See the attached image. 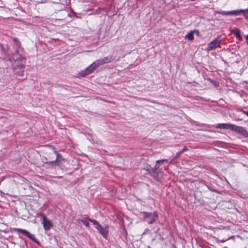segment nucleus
<instances>
[{
    "label": "nucleus",
    "instance_id": "f257e3e1",
    "mask_svg": "<svg viewBox=\"0 0 248 248\" xmlns=\"http://www.w3.org/2000/svg\"><path fill=\"white\" fill-rule=\"evenodd\" d=\"M13 42L12 47L2 46L1 48L3 53L8 57L15 73L23 77L26 61L24 48L21 46V43L17 38L13 37Z\"/></svg>",
    "mask_w": 248,
    "mask_h": 248
},
{
    "label": "nucleus",
    "instance_id": "f03ea898",
    "mask_svg": "<svg viewBox=\"0 0 248 248\" xmlns=\"http://www.w3.org/2000/svg\"><path fill=\"white\" fill-rule=\"evenodd\" d=\"M167 162L168 160L166 159L158 160L156 161V164L155 166L153 168H151L150 170L148 169L149 173L155 178H159L162 175L161 170L159 169L160 165L164 162Z\"/></svg>",
    "mask_w": 248,
    "mask_h": 248
},
{
    "label": "nucleus",
    "instance_id": "7ed1b4c3",
    "mask_svg": "<svg viewBox=\"0 0 248 248\" xmlns=\"http://www.w3.org/2000/svg\"><path fill=\"white\" fill-rule=\"evenodd\" d=\"M49 147L51 148L53 153L56 155V158L53 161H46L45 163L51 166H60L62 162L65 161V159L63 158L62 155L57 152L56 149L54 147L52 146H49Z\"/></svg>",
    "mask_w": 248,
    "mask_h": 248
},
{
    "label": "nucleus",
    "instance_id": "20e7f679",
    "mask_svg": "<svg viewBox=\"0 0 248 248\" xmlns=\"http://www.w3.org/2000/svg\"><path fill=\"white\" fill-rule=\"evenodd\" d=\"M90 222L93 223L95 229L97 230L99 233L105 239H108L109 232L108 227V226L103 227L96 220H90Z\"/></svg>",
    "mask_w": 248,
    "mask_h": 248
},
{
    "label": "nucleus",
    "instance_id": "39448f33",
    "mask_svg": "<svg viewBox=\"0 0 248 248\" xmlns=\"http://www.w3.org/2000/svg\"><path fill=\"white\" fill-rule=\"evenodd\" d=\"M140 215L142 216L143 220L149 224H153L158 218V215L156 212L153 213L142 212L140 213Z\"/></svg>",
    "mask_w": 248,
    "mask_h": 248
},
{
    "label": "nucleus",
    "instance_id": "423d86ee",
    "mask_svg": "<svg viewBox=\"0 0 248 248\" xmlns=\"http://www.w3.org/2000/svg\"><path fill=\"white\" fill-rule=\"evenodd\" d=\"M14 230L15 231L17 232L18 233H21L23 234L24 235L27 236L29 238H30L31 240L33 242L36 243L38 246H41L40 242L38 241L36 238L34 237V235L33 234H32L31 233L27 231L26 230H24L23 229H20V228H14Z\"/></svg>",
    "mask_w": 248,
    "mask_h": 248
},
{
    "label": "nucleus",
    "instance_id": "0eeeda50",
    "mask_svg": "<svg viewBox=\"0 0 248 248\" xmlns=\"http://www.w3.org/2000/svg\"><path fill=\"white\" fill-rule=\"evenodd\" d=\"M221 43V40L220 38H215L208 44L207 48V50H212L217 47H220Z\"/></svg>",
    "mask_w": 248,
    "mask_h": 248
},
{
    "label": "nucleus",
    "instance_id": "6e6552de",
    "mask_svg": "<svg viewBox=\"0 0 248 248\" xmlns=\"http://www.w3.org/2000/svg\"><path fill=\"white\" fill-rule=\"evenodd\" d=\"M232 131H234L242 135L245 138L248 137V132L245 128L243 127L237 126L233 124Z\"/></svg>",
    "mask_w": 248,
    "mask_h": 248
},
{
    "label": "nucleus",
    "instance_id": "1a4fd4ad",
    "mask_svg": "<svg viewBox=\"0 0 248 248\" xmlns=\"http://www.w3.org/2000/svg\"><path fill=\"white\" fill-rule=\"evenodd\" d=\"M40 216L43 217L42 224L45 230H49L53 226V224L51 221L46 217L43 214H41Z\"/></svg>",
    "mask_w": 248,
    "mask_h": 248
},
{
    "label": "nucleus",
    "instance_id": "9d476101",
    "mask_svg": "<svg viewBox=\"0 0 248 248\" xmlns=\"http://www.w3.org/2000/svg\"><path fill=\"white\" fill-rule=\"evenodd\" d=\"M97 68L95 65L93 63L90 64L88 67H87L85 70L82 71L80 72V75L82 77H85L86 75H89L92 73H93L95 70Z\"/></svg>",
    "mask_w": 248,
    "mask_h": 248
},
{
    "label": "nucleus",
    "instance_id": "9b49d317",
    "mask_svg": "<svg viewBox=\"0 0 248 248\" xmlns=\"http://www.w3.org/2000/svg\"><path fill=\"white\" fill-rule=\"evenodd\" d=\"M231 32L235 35V37L238 40H241L242 39L241 35V31L239 29L235 28L232 30Z\"/></svg>",
    "mask_w": 248,
    "mask_h": 248
},
{
    "label": "nucleus",
    "instance_id": "f8f14e48",
    "mask_svg": "<svg viewBox=\"0 0 248 248\" xmlns=\"http://www.w3.org/2000/svg\"><path fill=\"white\" fill-rule=\"evenodd\" d=\"M233 124H219L217 126L216 128L219 129H227L232 130Z\"/></svg>",
    "mask_w": 248,
    "mask_h": 248
},
{
    "label": "nucleus",
    "instance_id": "ddd939ff",
    "mask_svg": "<svg viewBox=\"0 0 248 248\" xmlns=\"http://www.w3.org/2000/svg\"><path fill=\"white\" fill-rule=\"evenodd\" d=\"M90 220H94V219L90 218L89 217H84L81 219V222L87 227H90Z\"/></svg>",
    "mask_w": 248,
    "mask_h": 248
},
{
    "label": "nucleus",
    "instance_id": "4468645a",
    "mask_svg": "<svg viewBox=\"0 0 248 248\" xmlns=\"http://www.w3.org/2000/svg\"><path fill=\"white\" fill-rule=\"evenodd\" d=\"M102 60L103 61L104 64L111 62L113 61V59L112 56H108L105 57L104 58H102Z\"/></svg>",
    "mask_w": 248,
    "mask_h": 248
},
{
    "label": "nucleus",
    "instance_id": "2eb2a0df",
    "mask_svg": "<svg viewBox=\"0 0 248 248\" xmlns=\"http://www.w3.org/2000/svg\"><path fill=\"white\" fill-rule=\"evenodd\" d=\"M194 34L193 31H191L185 36V39H187L190 41H193L194 39Z\"/></svg>",
    "mask_w": 248,
    "mask_h": 248
},
{
    "label": "nucleus",
    "instance_id": "dca6fc26",
    "mask_svg": "<svg viewBox=\"0 0 248 248\" xmlns=\"http://www.w3.org/2000/svg\"><path fill=\"white\" fill-rule=\"evenodd\" d=\"M94 64L95 65V66L97 68L99 66L102 65L104 64L103 61L102 60V59H98L95 61L94 62H93Z\"/></svg>",
    "mask_w": 248,
    "mask_h": 248
},
{
    "label": "nucleus",
    "instance_id": "f3484780",
    "mask_svg": "<svg viewBox=\"0 0 248 248\" xmlns=\"http://www.w3.org/2000/svg\"><path fill=\"white\" fill-rule=\"evenodd\" d=\"M243 12V11L242 9L238 10L231 11V15L237 16V15H239L240 14L242 13Z\"/></svg>",
    "mask_w": 248,
    "mask_h": 248
},
{
    "label": "nucleus",
    "instance_id": "a211bd4d",
    "mask_svg": "<svg viewBox=\"0 0 248 248\" xmlns=\"http://www.w3.org/2000/svg\"><path fill=\"white\" fill-rule=\"evenodd\" d=\"M242 14H244L246 19H248V8L245 10H243Z\"/></svg>",
    "mask_w": 248,
    "mask_h": 248
},
{
    "label": "nucleus",
    "instance_id": "6ab92c4d",
    "mask_svg": "<svg viewBox=\"0 0 248 248\" xmlns=\"http://www.w3.org/2000/svg\"><path fill=\"white\" fill-rule=\"evenodd\" d=\"M183 153L181 151L177 152L176 153V156L175 157V159L179 158L180 156Z\"/></svg>",
    "mask_w": 248,
    "mask_h": 248
},
{
    "label": "nucleus",
    "instance_id": "aec40b11",
    "mask_svg": "<svg viewBox=\"0 0 248 248\" xmlns=\"http://www.w3.org/2000/svg\"><path fill=\"white\" fill-rule=\"evenodd\" d=\"M221 14L222 15H231V11L230 12H223L222 13H221Z\"/></svg>",
    "mask_w": 248,
    "mask_h": 248
},
{
    "label": "nucleus",
    "instance_id": "412c9836",
    "mask_svg": "<svg viewBox=\"0 0 248 248\" xmlns=\"http://www.w3.org/2000/svg\"><path fill=\"white\" fill-rule=\"evenodd\" d=\"M194 33H196L198 36H200V31L198 30H193Z\"/></svg>",
    "mask_w": 248,
    "mask_h": 248
},
{
    "label": "nucleus",
    "instance_id": "4be33fe9",
    "mask_svg": "<svg viewBox=\"0 0 248 248\" xmlns=\"http://www.w3.org/2000/svg\"><path fill=\"white\" fill-rule=\"evenodd\" d=\"M188 150V149L186 147V146H184V147L183 148V149L181 150V151L183 152V153H184L185 152H186V151H187Z\"/></svg>",
    "mask_w": 248,
    "mask_h": 248
},
{
    "label": "nucleus",
    "instance_id": "5701e85b",
    "mask_svg": "<svg viewBox=\"0 0 248 248\" xmlns=\"http://www.w3.org/2000/svg\"><path fill=\"white\" fill-rule=\"evenodd\" d=\"M240 111L248 117V111H245L243 110H240Z\"/></svg>",
    "mask_w": 248,
    "mask_h": 248
},
{
    "label": "nucleus",
    "instance_id": "b1692460",
    "mask_svg": "<svg viewBox=\"0 0 248 248\" xmlns=\"http://www.w3.org/2000/svg\"><path fill=\"white\" fill-rule=\"evenodd\" d=\"M208 187V188L210 190H211V191H215V189H214L213 188V187H210V186H208V187Z\"/></svg>",
    "mask_w": 248,
    "mask_h": 248
},
{
    "label": "nucleus",
    "instance_id": "393cba45",
    "mask_svg": "<svg viewBox=\"0 0 248 248\" xmlns=\"http://www.w3.org/2000/svg\"><path fill=\"white\" fill-rule=\"evenodd\" d=\"M47 157H48V158L49 159L53 158V157L51 156V155H48Z\"/></svg>",
    "mask_w": 248,
    "mask_h": 248
},
{
    "label": "nucleus",
    "instance_id": "a878e982",
    "mask_svg": "<svg viewBox=\"0 0 248 248\" xmlns=\"http://www.w3.org/2000/svg\"><path fill=\"white\" fill-rule=\"evenodd\" d=\"M225 241V240H222L220 241V242H222V243H223Z\"/></svg>",
    "mask_w": 248,
    "mask_h": 248
},
{
    "label": "nucleus",
    "instance_id": "bb28decb",
    "mask_svg": "<svg viewBox=\"0 0 248 248\" xmlns=\"http://www.w3.org/2000/svg\"><path fill=\"white\" fill-rule=\"evenodd\" d=\"M147 248H151V247L150 246H148Z\"/></svg>",
    "mask_w": 248,
    "mask_h": 248
}]
</instances>
